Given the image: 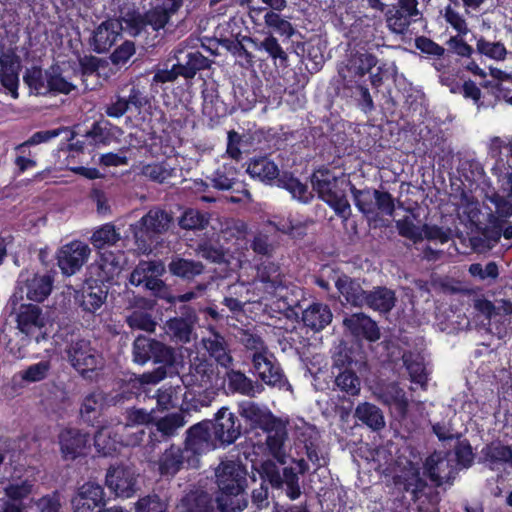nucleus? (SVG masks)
I'll use <instances>...</instances> for the list:
<instances>
[{
  "instance_id": "obj_1",
  "label": "nucleus",
  "mask_w": 512,
  "mask_h": 512,
  "mask_svg": "<svg viewBox=\"0 0 512 512\" xmlns=\"http://www.w3.org/2000/svg\"><path fill=\"white\" fill-rule=\"evenodd\" d=\"M244 468L235 461H223L216 469L220 494L216 498L221 512H240L246 506L242 495L246 482Z\"/></svg>"
},
{
  "instance_id": "obj_2",
  "label": "nucleus",
  "mask_w": 512,
  "mask_h": 512,
  "mask_svg": "<svg viewBox=\"0 0 512 512\" xmlns=\"http://www.w3.org/2000/svg\"><path fill=\"white\" fill-rule=\"evenodd\" d=\"M313 190L319 198L325 201L335 213L347 219L351 213L350 204L346 198L345 190L341 187L344 180H339L336 175L327 168L317 169L311 179Z\"/></svg>"
},
{
  "instance_id": "obj_3",
  "label": "nucleus",
  "mask_w": 512,
  "mask_h": 512,
  "mask_svg": "<svg viewBox=\"0 0 512 512\" xmlns=\"http://www.w3.org/2000/svg\"><path fill=\"white\" fill-rule=\"evenodd\" d=\"M52 286L53 278L50 275L22 271L18 276L12 301L18 302L25 296L28 300L42 302L50 295Z\"/></svg>"
},
{
  "instance_id": "obj_4",
  "label": "nucleus",
  "mask_w": 512,
  "mask_h": 512,
  "mask_svg": "<svg viewBox=\"0 0 512 512\" xmlns=\"http://www.w3.org/2000/svg\"><path fill=\"white\" fill-rule=\"evenodd\" d=\"M65 352L72 367L83 375L103 366L102 355L91 346V342L87 339H72Z\"/></svg>"
},
{
  "instance_id": "obj_5",
  "label": "nucleus",
  "mask_w": 512,
  "mask_h": 512,
  "mask_svg": "<svg viewBox=\"0 0 512 512\" xmlns=\"http://www.w3.org/2000/svg\"><path fill=\"white\" fill-rule=\"evenodd\" d=\"M143 432L139 431L133 435H124L115 427L103 426L95 434L94 444L98 453L103 456H110L117 452L119 446H135L141 443Z\"/></svg>"
},
{
  "instance_id": "obj_6",
  "label": "nucleus",
  "mask_w": 512,
  "mask_h": 512,
  "mask_svg": "<svg viewBox=\"0 0 512 512\" xmlns=\"http://www.w3.org/2000/svg\"><path fill=\"white\" fill-rule=\"evenodd\" d=\"M171 1L164 0L162 6H157L142 15H132L124 18L127 32L132 36L140 34L142 29L149 25L153 30L164 28L167 24L171 14H174L178 9L172 10L170 7Z\"/></svg>"
},
{
  "instance_id": "obj_7",
  "label": "nucleus",
  "mask_w": 512,
  "mask_h": 512,
  "mask_svg": "<svg viewBox=\"0 0 512 512\" xmlns=\"http://www.w3.org/2000/svg\"><path fill=\"white\" fill-rule=\"evenodd\" d=\"M218 380L217 368L205 356H195L190 360L189 371L181 377L182 383L189 388L208 390Z\"/></svg>"
},
{
  "instance_id": "obj_8",
  "label": "nucleus",
  "mask_w": 512,
  "mask_h": 512,
  "mask_svg": "<svg viewBox=\"0 0 512 512\" xmlns=\"http://www.w3.org/2000/svg\"><path fill=\"white\" fill-rule=\"evenodd\" d=\"M49 325L48 318L38 306L22 305L17 316V327L27 337L33 338L37 343L47 339Z\"/></svg>"
},
{
  "instance_id": "obj_9",
  "label": "nucleus",
  "mask_w": 512,
  "mask_h": 512,
  "mask_svg": "<svg viewBox=\"0 0 512 512\" xmlns=\"http://www.w3.org/2000/svg\"><path fill=\"white\" fill-rule=\"evenodd\" d=\"M90 253L91 249L86 243L80 240L71 241L58 250V266L63 274L73 275L87 262Z\"/></svg>"
},
{
  "instance_id": "obj_10",
  "label": "nucleus",
  "mask_w": 512,
  "mask_h": 512,
  "mask_svg": "<svg viewBox=\"0 0 512 512\" xmlns=\"http://www.w3.org/2000/svg\"><path fill=\"white\" fill-rule=\"evenodd\" d=\"M164 272V266L158 261H142L133 270L130 276V283L135 286H144L155 295L164 297L162 293L165 285L160 276Z\"/></svg>"
},
{
  "instance_id": "obj_11",
  "label": "nucleus",
  "mask_w": 512,
  "mask_h": 512,
  "mask_svg": "<svg viewBox=\"0 0 512 512\" xmlns=\"http://www.w3.org/2000/svg\"><path fill=\"white\" fill-rule=\"evenodd\" d=\"M258 292L259 300H266L270 297L280 296L283 290L282 276L279 266L272 262H263L257 269V278L253 282Z\"/></svg>"
},
{
  "instance_id": "obj_12",
  "label": "nucleus",
  "mask_w": 512,
  "mask_h": 512,
  "mask_svg": "<svg viewBox=\"0 0 512 512\" xmlns=\"http://www.w3.org/2000/svg\"><path fill=\"white\" fill-rule=\"evenodd\" d=\"M106 486L117 497H132L137 491L135 471L128 466H111L106 473Z\"/></svg>"
},
{
  "instance_id": "obj_13",
  "label": "nucleus",
  "mask_w": 512,
  "mask_h": 512,
  "mask_svg": "<svg viewBox=\"0 0 512 512\" xmlns=\"http://www.w3.org/2000/svg\"><path fill=\"white\" fill-rule=\"evenodd\" d=\"M105 504L103 487L92 481H88L79 487L72 498L74 512H98Z\"/></svg>"
},
{
  "instance_id": "obj_14",
  "label": "nucleus",
  "mask_w": 512,
  "mask_h": 512,
  "mask_svg": "<svg viewBox=\"0 0 512 512\" xmlns=\"http://www.w3.org/2000/svg\"><path fill=\"white\" fill-rule=\"evenodd\" d=\"M211 429L219 445H228L240 436V425L237 417L227 407H222L211 421Z\"/></svg>"
},
{
  "instance_id": "obj_15",
  "label": "nucleus",
  "mask_w": 512,
  "mask_h": 512,
  "mask_svg": "<svg viewBox=\"0 0 512 512\" xmlns=\"http://www.w3.org/2000/svg\"><path fill=\"white\" fill-rule=\"evenodd\" d=\"M373 395L383 404L388 405L400 418H405L409 401L402 388L396 383H382L372 388Z\"/></svg>"
},
{
  "instance_id": "obj_16",
  "label": "nucleus",
  "mask_w": 512,
  "mask_h": 512,
  "mask_svg": "<svg viewBox=\"0 0 512 512\" xmlns=\"http://www.w3.org/2000/svg\"><path fill=\"white\" fill-rule=\"evenodd\" d=\"M219 445L211 429V421H204L188 430L186 452L202 454L215 449Z\"/></svg>"
},
{
  "instance_id": "obj_17",
  "label": "nucleus",
  "mask_w": 512,
  "mask_h": 512,
  "mask_svg": "<svg viewBox=\"0 0 512 512\" xmlns=\"http://www.w3.org/2000/svg\"><path fill=\"white\" fill-rule=\"evenodd\" d=\"M253 369L259 378L270 386L278 388L288 387V381L285 378L282 369L276 362L272 353H268L262 357L252 359Z\"/></svg>"
},
{
  "instance_id": "obj_18",
  "label": "nucleus",
  "mask_w": 512,
  "mask_h": 512,
  "mask_svg": "<svg viewBox=\"0 0 512 512\" xmlns=\"http://www.w3.org/2000/svg\"><path fill=\"white\" fill-rule=\"evenodd\" d=\"M171 221L170 216L163 210L151 209L136 224L131 226L134 237L137 241L144 236L160 234L168 229Z\"/></svg>"
},
{
  "instance_id": "obj_19",
  "label": "nucleus",
  "mask_w": 512,
  "mask_h": 512,
  "mask_svg": "<svg viewBox=\"0 0 512 512\" xmlns=\"http://www.w3.org/2000/svg\"><path fill=\"white\" fill-rule=\"evenodd\" d=\"M127 30L118 19L102 22L93 32L91 45L97 53L108 51L118 40L123 30Z\"/></svg>"
},
{
  "instance_id": "obj_20",
  "label": "nucleus",
  "mask_w": 512,
  "mask_h": 512,
  "mask_svg": "<svg viewBox=\"0 0 512 512\" xmlns=\"http://www.w3.org/2000/svg\"><path fill=\"white\" fill-rule=\"evenodd\" d=\"M425 468L431 481L438 486L454 479L457 470L454 460L442 453L430 455L426 460Z\"/></svg>"
},
{
  "instance_id": "obj_21",
  "label": "nucleus",
  "mask_w": 512,
  "mask_h": 512,
  "mask_svg": "<svg viewBox=\"0 0 512 512\" xmlns=\"http://www.w3.org/2000/svg\"><path fill=\"white\" fill-rule=\"evenodd\" d=\"M125 264V255L121 251H104L100 254L95 265L92 266L93 273L101 282L111 281L118 276Z\"/></svg>"
},
{
  "instance_id": "obj_22",
  "label": "nucleus",
  "mask_w": 512,
  "mask_h": 512,
  "mask_svg": "<svg viewBox=\"0 0 512 512\" xmlns=\"http://www.w3.org/2000/svg\"><path fill=\"white\" fill-rule=\"evenodd\" d=\"M60 451L65 460H74L84 454L88 435L75 428H66L58 436Z\"/></svg>"
},
{
  "instance_id": "obj_23",
  "label": "nucleus",
  "mask_w": 512,
  "mask_h": 512,
  "mask_svg": "<svg viewBox=\"0 0 512 512\" xmlns=\"http://www.w3.org/2000/svg\"><path fill=\"white\" fill-rule=\"evenodd\" d=\"M238 413L253 427H258L262 430L272 427L278 420L268 408L260 406L250 400L239 403Z\"/></svg>"
},
{
  "instance_id": "obj_24",
  "label": "nucleus",
  "mask_w": 512,
  "mask_h": 512,
  "mask_svg": "<svg viewBox=\"0 0 512 512\" xmlns=\"http://www.w3.org/2000/svg\"><path fill=\"white\" fill-rule=\"evenodd\" d=\"M32 480H13L5 488V495L8 497L0 512H23L21 500L30 495L33 491Z\"/></svg>"
},
{
  "instance_id": "obj_25",
  "label": "nucleus",
  "mask_w": 512,
  "mask_h": 512,
  "mask_svg": "<svg viewBox=\"0 0 512 512\" xmlns=\"http://www.w3.org/2000/svg\"><path fill=\"white\" fill-rule=\"evenodd\" d=\"M201 344L210 357L219 365L227 368L232 364L233 359L228 343L225 338L213 328L210 329L209 335L202 338Z\"/></svg>"
},
{
  "instance_id": "obj_26",
  "label": "nucleus",
  "mask_w": 512,
  "mask_h": 512,
  "mask_svg": "<svg viewBox=\"0 0 512 512\" xmlns=\"http://www.w3.org/2000/svg\"><path fill=\"white\" fill-rule=\"evenodd\" d=\"M174 57L180 67L181 76L185 78H193L197 71L206 69L210 65L209 59L199 51L185 52L184 49L177 48Z\"/></svg>"
},
{
  "instance_id": "obj_27",
  "label": "nucleus",
  "mask_w": 512,
  "mask_h": 512,
  "mask_svg": "<svg viewBox=\"0 0 512 512\" xmlns=\"http://www.w3.org/2000/svg\"><path fill=\"white\" fill-rule=\"evenodd\" d=\"M20 63L9 54L0 56V83L14 98H18Z\"/></svg>"
},
{
  "instance_id": "obj_28",
  "label": "nucleus",
  "mask_w": 512,
  "mask_h": 512,
  "mask_svg": "<svg viewBox=\"0 0 512 512\" xmlns=\"http://www.w3.org/2000/svg\"><path fill=\"white\" fill-rule=\"evenodd\" d=\"M343 324L356 337H363L369 341H376L380 337L376 323L363 313L346 317Z\"/></svg>"
},
{
  "instance_id": "obj_29",
  "label": "nucleus",
  "mask_w": 512,
  "mask_h": 512,
  "mask_svg": "<svg viewBox=\"0 0 512 512\" xmlns=\"http://www.w3.org/2000/svg\"><path fill=\"white\" fill-rule=\"evenodd\" d=\"M267 435V447L270 454L280 464H285L287 460V454L285 450V441L287 439V431L285 426L280 420H277L272 427L265 429Z\"/></svg>"
},
{
  "instance_id": "obj_30",
  "label": "nucleus",
  "mask_w": 512,
  "mask_h": 512,
  "mask_svg": "<svg viewBox=\"0 0 512 512\" xmlns=\"http://www.w3.org/2000/svg\"><path fill=\"white\" fill-rule=\"evenodd\" d=\"M333 314L328 305L315 302L310 304L302 312L303 323L315 331H320L329 325Z\"/></svg>"
},
{
  "instance_id": "obj_31",
  "label": "nucleus",
  "mask_w": 512,
  "mask_h": 512,
  "mask_svg": "<svg viewBox=\"0 0 512 512\" xmlns=\"http://www.w3.org/2000/svg\"><path fill=\"white\" fill-rule=\"evenodd\" d=\"M473 307L478 313L489 320L490 323L492 321L495 323L499 322L498 317H502V315L512 314V302L505 299L493 303L484 297H477L473 301Z\"/></svg>"
},
{
  "instance_id": "obj_32",
  "label": "nucleus",
  "mask_w": 512,
  "mask_h": 512,
  "mask_svg": "<svg viewBox=\"0 0 512 512\" xmlns=\"http://www.w3.org/2000/svg\"><path fill=\"white\" fill-rule=\"evenodd\" d=\"M249 176L263 183L270 184L279 177L278 166L267 157L251 159L246 169Z\"/></svg>"
},
{
  "instance_id": "obj_33",
  "label": "nucleus",
  "mask_w": 512,
  "mask_h": 512,
  "mask_svg": "<svg viewBox=\"0 0 512 512\" xmlns=\"http://www.w3.org/2000/svg\"><path fill=\"white\" fill-rule=\"evenodd\" d=\"M335 285L347 303L360 307L365 305V302L367 301V292L363 290L358 282L352 280L348 276H340L336 280Z\"/></svg>"
},
{
  "instance_id": "obj_34",
  "label": "nucleus",
  "mask_w": 512,
  "mask_h": 512,
  "mask_svg": "<svg viewBox=\"0 0 512 512\" xmlns=\"http://www.w3.org/2000/svg\"><path fill=\"white\" fill-rule=\"evenodd\" d=\"M403 361L411 382L425 389L428 381V371L423 355L412 352L405 353Z\"/></svg>"
},
{
  "instance_id": "obj_35",
  "label": "nucleus",
  "mask_w": 512,
  "mask_h": 512,
  "mask_svg": "<svg viewBox=\"0 0 512 512\" xmlns=\"http://www.w3.org/2000/svg\"><path fill=\"white\" fill-rule=\"evenodd\" d=\"M107 291L102 287L89 286L81 293H77L75 300L86 312L95 313L106 301Z\"/></svg>"
},
{
  "instance_id": "obj_36",
  "label": "nucleus",
  "mask_w": 512,
  "mask_h": 512,
  "mask_svg": "<svg viewBox=\"0 0 512 512\" xmlns=\"http://www.w3.org/2000/svg\"><path fill=\"white\" fill-rule=\"evenodd\" d=\"M186 450L171 446L159 458V472L163 476H174L182 467Z\"/></svg>"
},
{
  "instance_id": "obj_37",
  "label": "nucleus",
  "mask_w": 512,
  "mask_h": 512,
  "mask_svg": "<svg viewBox=\"0 0 512 512\" xmlns=\"http://www.w3.org/2000/svg\"><path fill=\"white\" fill-rule=\"evenodd\" d=\"M457 211L462 222L470 225H478L480 223V205L471 194L465 192L461 194L457 204Z\"/></svg>"
},
{
  "instance_id": "obj_38",
  "label": "nucleus",
  "mask_w": 512,
  "mask_h": 512,
  "mask_svg": "<svg viewBox=\"0 0 512 512\" xmlns=\"http://www.w3.org/2000/svg\"><path fill=\"white\" fill-rule=\"evenodd\" d=\"M155 420L154 410L150 412L146 411L142 408H133L127 411L126 423L117 424V431L123 432L124 435H133L139 431H144L142 429H137V431H131L135 426L147 425Z\"/></svg>"
},
{
  "instance_id": "obj_39",
  "label": "nucleus",
  "mask_w": 512,
  "mask_h": 512,
  "mask_svg": "<svg viewBox=\"0 0 512 512\" xmlns=\"http://www.w3.org/2000/svg\"><path fill=\"white\" fill-rule=\"evenodd\" d=\"M481 455L483 461L494 469L499 465L510 462L512 459V450L509 446L503 445L500 442H492L486 445Z\"/></svg>"
},
{
  "instance_id": "obj_40",
  "label": "nucleus",
  "mask_w": 512,
  "mask_h": 512,
  "mask_svg": "<svg viewBox=\"0 0 512 512\" xmlns=\"http://www.w3.org/2000/svg\"><path fill=\"white\" fill-rule=\"evenodd\" d=\"M355 416L372 430L377 431L385 426L384 415L374 404L360 403L355 409Z\"/></svg>"
},
{
  "instance_id": "obj_41",
  "label": "nucleus",
  "mask_w": 512,
  "mask_h": 512,
  "mask_svg": "<svg viewBox=\"0 0 512 512\" xmlns=\"http://www.w3.org/2000/svg\"><path fill=\"white\" fill-rule=\"evenodd\" d=\"M378 64V59L369 52H356L350 55L348 72L354 77H363Z\"/></svg>"
},
{
  "instance_id": "obj_42",
  "label": "nucleus",
  "mask_w": 512,
  "mask_h": 512,
  "mask_svg": "<svg viewBox=\"0 0 512 512\" xmlns=\"http://www.w3.org/2000/svg\"><path fill=\"white\" fill-rule=\"evenodd\" d=\"M236 338L245 347L246 351L250 353L251 360L270 353L261 336L253 330L241 329L236 334Z\"/></svg>"
},
{
  "instance_id": "obj_43",
  "label": "nucleus",
  "mask_w": 512,
  "mask_h": 512,
  "mask_svg": "<svg viewBox=\"0 0 512 512\" xmlns=\"http://www.w3.org/2000/svg\"><path fill=\"white\" fill-rule=\"evenodd\" d=\"M113 130L120 131L119 128L109 122L94 123L92 128L85 134L86 142L96 147L109 145L112 140Z\"/></svg>"
},
{
  "instance_id": "obj_44",
  "label": "nucleus",
  "mask_w": 512,
  "mask_h": 512,
  "mask_svg": "<svg viewBox=\"0 0 512 512\" xmlns=\"http://www.w3.org/2000/svg\"><path fill=\"white\" fill-rule=\"evenodd\" d=\"M247 41L253 44V47L258 51H265L269 57L272 58L274 63L280 61L284 63L287 61V54L281 47L278 39L271 33L266 36L262 41H257L253 38H247Z\"/></svg>"
},
{
  "instance_id": "obj_45",
  "label": "nucleus",
  "mask_w": 512,
  "mask_h": 512,
  "mask_svg": "<svg viewBox=\"0 0 512 512\" xmlns=\"http://www.w3.org/2000/svg\"><path fill=\"white\" fill-rule=\"evenodd\" d=\"M395 303L394 292L390 289L377 287L373 291L367 293V301L365 305L370 308L382 312L390 311Z\"/></svg>"
},
{
  "instance_id": "obj_46",
  "label": "nucleus",
  "mask_w": 512,
  "mask_h": 512,
  "mask_svg": "<svg viewBox=\"0 0 512 512\" xmlns=\"http://www.w3.org/2000/svg\"><path fill=\"white\" fill-rule=\"evenodd\" d=\"M264 22L271 32H274L281 37L289 39L296 33V29L291 24L289 18L284 17L275 11H266L264 15Z\"/></svg>"
},
{
  "instance_id": "obj_47",
  "label": "nucleus",
  "mask_w": 512,
  "mask_h": 512,
  "mask_svg": "<svg viewBox=\"0 0 512 512\" xmlns=\"http://www.w3.org/2000/svg\"><path fill=\"white\" fill-rule=\"evenodd\" d=\"M129 109L137 112L139 120L145 121L151 114L152 103L150 98L138 87L133 86L130 89L128 98H126Z\"/></svg>"
},
{
  "instance_id": "obj_48",
  "label": "nucleus",
  "mask_w": 512,
  "mask_h": 512,
  "mask_svg": "<svg viewBox=\"0 0 512 512\" xmlns=\"http://www.w3.org/2000/svg\"><path fill=\"white\" fill-rule=\"evenodd\" d=\"M237 170L232 162L223 163L211 177L213 186L219 190H229L235 184Z\"/></svg>"
},
{
  "instance_id": "obj_49",
  "label": "nucleus",
  "mask_w": 512,
  "mask_h": 512,
  "mask_svg": "<svg viewBox=\"0 0 512 512\" xmlns=\"http://www.w3.org/2000/svg\"><path fill=\"white\" fill-rule=\"evenodd\" d=\"M278 186L290 192L294 199L307 203L312 195L305 184L289 174H283L278 179Z\"/></svg>"
},
{
  "instance_id": "obj_50",
  "label": "nucleus",
  "mask_w": 512,
  "mask_h": 512,
  "mask_svg": "<svg viewBox=\"0 0 512 512\" xmlns=\"http://www.w3.org/2000/svg\"><path fill=\"white\" fill-rule=\"evenodd\" d=\"M476 50L479 54L495 61H504L508 54L502 42H491L482 36L476 39Z\"/></svg>"
},
{
  "instance_id": "obj_51",
  "label": "nucleus",
  "mask_w": 512,
  "mask_h": 512,
  "mask_svg": "<svg viewBox=\"0 0 512 512\" xmlns=\"http://www.w3.org/2000/svg\"><path fill=\"white\" fill-rule=\"evenodd\" d=\"M486 199L495 207V213L489 214V222L496 224L498 218H509L512 216V198L499 195L497 192L487 194Z\"/></svg>"
},
{
  "instance_id": "obj_52",
  "label": "nucleus",
  "mask_w": 512,
  "mask_h": 512,
  "mask_svg": "<svg viewBox=\"0 0 512 512\" xmlns=\"http://www.w3.org/2000/svg\"><path fill=\"white\" fill-rule=\"evenodd\" d=\"M106 397L101 391H95L84 398L80 413L85 421H90L107 404Z\"/></svg>"
},
{
  "instance_id": "obj_53",
  "label": "nucleus",
  "mask_w": 512,
  "mask_h": 512,
  "mask_svg": "<svg viewBox=\"0 0 512 512\" xmlns=\"http://www.w3.org/2000/svg\"><path fill=\"white\" fill-rule=\"evenodd\" d=\"M90 240L94 247L102 249L105 246H111L118 242L120 240V233L116 231L114 225L107 223L96 229Z\"/></svg>"
},
{
  "instance_id": "obj_54",
  "label": "nucleus",
  "mask_w": 512,
  "mask_h": 512,
  "mask_svg": "<svg viewBox=\"0 0 512 512\" xmlns=\"http://www.w3.org/2000/svg\"><path fill=\"white\" fill-rule=\"evenodd\" d=\"M351 192L353 194L355 206L358 210L366 216H374L376 190H358L352 186Z\"/></svg>"
},
{
  "instance_id": "obj_55",
  "label": "nucleus",
  "mask_w": 512,
  "mask_h": 512,
  "mask_svg": "<svg viewBox=\"0 0 512 512\" xmlns=\"http://www.w3.org/2000/svg\"><path fill=\"white\" fill-rule=\"evenodd\" d=\"M169 269L176 276L192 278L202 273L203 265L192 260L176 259L170 263Z\"/></svg>"
},
{
  "instance_id": "obj_56",
  "label": "nucleus",
  "mask_w": 512,
  "mask_h": 512,
  "mask_svg": "<svg viewBox=\"0 0 512 512\" xmlns=\"http://www.w3.org/2000/svg\"><path fill=\"white\" fill-rule=\"evenodd\" d=\"M51 369L49 360H43L38 363L28 366L26 369L20 371L17 376L23 381L34 383L44 380Z\"/></svg>"
},
{
  "instance_id": "obj_57",
  "label": "nucleus",
  "mask_w": 512,
  "mask_h": 512,
  "mask_svg": "<svg viewBox=\"0 0 512 512\" xmlns=\"http://www.w3.org/2000/svg\"><path fill=\"white\" fill-rule=\"evenodd\" d=\"M416 220V216L411 214L396 221V228L399 234L414 242L422 240V226L417 225Z\"/></svg>"
},
{
  "instance_id": "obj_58",
  "label": "nucleus",
  "mask_w": 512,
  "mask_h": 512,
  "mask_svg": "<svg viewBox=\"0 0 512 512\" xmlns=\"http://www.w3.org/2000/svg\"><path fill=\"white\" fill-rule=\"evenodd\" d=\"M337 387L351 396H356L360 393L361 382L359 377L351 370H344L340 372L335 379Z\"/></svg>"
},
{
  "instance_id": "obj_59",
  "label": "nucleus",
  "mask_w": 512,
  "mask_h": 512,
  "mask_svg": "<svg viewBox=\"0 0 512 512\" xmlns=\"http://www.w3.org/2000/svg\"><path fill=\"white\" fill-rule=\"evenodd\" d=\"M178 390L179 387L172 385H163L157 390L154 396L157 401V407L160 410H169L178 405Z\"/></svg>"
},
{
  "instance_id": "obj_60",
  "label": "nucleus",
  "mask_w": 512,
  "mask_h": 512,
  "mask_svg": "<svg viewBox=\"0 0 512 512\" xmlns=\"http://www.w3.org/2000/svg\"><path fill=\"white\" fill-rule=\"evenodd\" d=\"M47 92L69 94L75 89V85L66 80L55 68L46 72Z\"/></svg>"
},
{
  "instance_id": "obj_61",
  "label": "nucleus",
  "mask_w": 512,
  "mask_h": 512,
  "mask_svg": "<svg viewBox=\"0 0 512 512\" xmlns=\"http://www.w3.org/2000/svg\"><path fill=\"white\" fill-rule=\"evenodd\" d=\"M167 333L177 341L186 343L190 341L192 325L188 320L174 318L167 323Z\"/></svg>"
},
{
  "instance_id": "obj_62",
  "label": "nucleus",
  "mask_w": 512,
  "mask_h": 512,
  "mask_svg": "<svg viewBox=\"0 0 512 512\" xmlns=\"http://www.w3.org/2000/svg\"><path fill=\"white\" fill-rule=\"evenodd\" d=\"M167 509L168 503L156 494L144 496L135 503V512H167Z\"/></svg>"
},
{
  "instance_id": "obj_63",
  "label": "nucleus",
  "mask_w": 512,
  "mask_h": 512,
  "mask_svg": "<svg viewBox=\"0 0 512 512\" xmlns=\"http://www.w3.org/2000/svg\"><path fill=\"white\" fill-rule=\"evenodd\" d=\"M208 222L209 217L207 213L189 209L184 212L179 224L184 229H203L208 225Z\"/></svg>"
},
{
  "instance_id": "obj_64",
  "label": "nucleus",
  "mask_w": 512,
  "mask_h": 512,
  "mask_svg": "<svg viewBox=\"0 0 512 512\" xmlns=\"http://www.w3.org/2000/svg\"><path fill=\"white\" fill-rule=\"evenodd\" d=\"M185 425L184 416L182 413H172L157 421L156 426L158 431L163 435L171 436L179 428Z\"/></svg>"
}]
</instances>
